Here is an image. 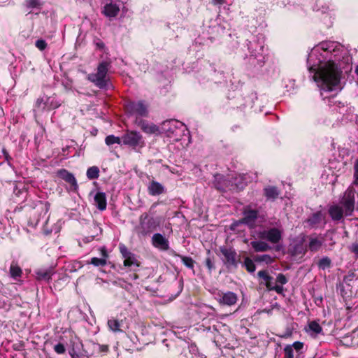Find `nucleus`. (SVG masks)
<instances>
[{"label":"nucleus","instance_id":"1","mask_svg":"<svg viewBox=\"0 0 358 358\" xmlns=\"http://www.w3.org/2000/svg\"><path fill=\"white\" fill-rule=\"evenodd\" d=\"M309 70L315 72L314 80L324 90L331 91L339 84L341 71L333 61H328L318 70L313 66L310 67Z\"/></svg>","mask_w":358,"mask_h":358},{"label":"nucleus","instance_id":"2","mask_svg":"<svg viewBox=\"0 0 358 358\" xmlns=\"http://www.w3.org/2000/svg\"><path fill=\"white\" fill-rule=\"evenodd\" d=\"M355 209V192L347 189L340 201V205H332L329 208V214L334 221H340L343 215H351Z\"/></svg>","mask_w":358,"mask_h":358},{"label":"nucleus","instance_id":"3","mask_svg":"<svg viewBox=\"0 0 358 358\" xmlns=\"http://www.w3.org/2000/svg\"><path fill=\"white\" fill-rule=\"evenodd\" d=\"M111 66L110 61H103L97 66L96 72L90 73L87 79L99 88H104L107 85L108 78V71Z\"/></svg>","mask_w":358,"mask_h":358},{"label":"nucleus","instance_id":"4","mask_svg":"<svg viewBox=\"0 0 358 358\" xmlns=\"http://www.w3.org/2000/svg\"><path fill=\"white\" fill-rule=\"evenodd\" d=\"M222 260L228 269H236L241 263V255H238L234 248H220Z\"/></svg>","mask_w":358,"mask_h":358},{"label":"nucleus","instance_id":"5","mask_svg":"<svg viewBox=\"0 0 358 358\" xmlns=\"http://www.w3.org/2000/svg\"><path fill=\"white\" fill-rule=\"evenodd\" d=\"M122 141L124 145L134 149L140 150L145 145L143 136L136 131H127L122 136Z\"/></svg>","mask_w":358,"mask_h":358},{"label":"nucleus","instance_id":"6","mask_svg":"<svg viewBox=\"0 0 358 358\" xmlns=\"http://www.w3.org/2000/svg\"><path fill=\"white\" fill-rule=\"evenodd\" d=\"M157 226L158 223L155 218L149 217L147 213H143L140 216L137 232L146 235L155 230Z\"/></svg>","mask_w":358,"mask_h":358},{"label":"nucleus","instance_id":"7","mask_svg":"<svg viewBox=\"0 0 358 358\" xmlns=\"http://www.w3.org/2000/svg\"><path fill=\"white\" fill-rule=\"evenodd\" d=\"M124 259L123 264L130 271H136L141 265L138 257L131 252L128 248H120Z\"/></svg>","mask_w":358,"mask_h":358},{"label":"nucleus","instance_id":"8","mask_svg":"<svg viewBox=\"0 0 358 358\" xmlns=\"http://www.w3.org/2000/svg\"><path fill=\"white\" fill-rule=\"evenodd\" d=\"M127 111L132 115L138 117H147L148 115V106L143 101L138 102L131 101L126 105Z\"/></svg>","mask_w":358,"mask_h":358},{"label":"nucleus","instance_id":"9","mask_svg":"<svg viewBox=\"0 0 358 358\" xmlns=\"http://www.w3.org/2000/svg\"><path fill=\"white\" fill-rule=\"evenodd\" d=\"M217 300L220 305L231 306L236 303L238 296L233 292H219L217 294Z\"/></svg>","mask_w":358,"mask_h":358},{"label":"nucleus","instance_id":"10","mask_svg":"<svg viewBox=\"0 0 358 358\" xmlns=\"http://www.w3.org/2000/svg\"><path fill=\"white\" fill-rule=\"evenodd\" d=\"M57 176L70 185L71 190L73 192H76L78 190V185L73 173L69 172L64 169H62L57 171Z\"/></svg>","mask_w":358,"mask_h":358},{"label":"nucleus","instance_id":"11","mask_svg":"<svg viewBox=\"0 0 358 358\" xmlns=\"http://www.w3.org/2000/svg\"><path fill=\"white\" fill-rule=\"evenodd\" d=\"M135 124L145 134H155L159 132V127L141 118H136Z\"/></svg>","mask_w":358,"mask_h":358},{"label":"nucleus","instance_id":"12","mask_svg":"<svg viewBox=\"0 0 358 358\" xmlns=\"http://www.w3.org/2000/svg\"><path fill=\"white\" fill-rule=\"evenodd\" d=\"M243 213V217L240 220V222L252 227L257 218V210L251 209L250 206H246Z\"/></svg>","mask_w":358,"mask_h":358},{"label":"nucleus","instance_id":"13","mask_svg":"<svg viewBox=\"0 0 358 358\" xmlns=\"http://www.w3.org/2000/svg\"><path fill=\"white\" fill-rule=\"evenodd\" d=\"M50 209V203L48 202H43L39 201L36 205L35 210L33 213V215H35L38 214V217L35 220V224H38V222L41 220V218H45L48 215V213Z\"/></svg>","mask_w":358,"mask_h":358},{"label":"nucleus","instance_id":"14","mask_svg":"<svg viewBox=\"0 0 358 358\" xmlns=\"http://www.w3.org/2000/svg\"><path fill=\"white\" fill-rule=\"evenodd\" d=\"M262 234V237L264 239L269 241L273 243H278L281 238L280 231L275 228L271 229L268 231H264Z\"/></svg>","mask_w":358,"mask_h":358},{"label":"nucleus","instance_id":"15","mask_svg":"<svg viewBox=\"0 0 358 358\" xmlns=\"http://www.w3.org/2000/svg\"><path fill=\"white\" fill-rule=\"evenodd\" d=\"M341 342L344 345L357 348L358 347V330H355L350 334L343 337Z\"/></svg>","mask_w":358,"mask_h":358},{"label":"nucleus","instance_id":"16","mask_svg":"<svg viewBox=\"0 0 358 358\" xmlns=\"http://www.w3.org/2000/svg\"><path fill=\"white\" fill-rule=\"evenodd\" d=\"M148 192L150 195H159L164 192V187L159 182L152 180L148 187Z\"/></svg>","mask_w":358,"mask_h":358},{"label":"nucleus","instance_id":"17","mask_svg":"<svg viewBox=\"0 0 358 358\" xmlns=\"http://www.w3.org/2000/svg\"><path fill=\"white\" fill-rule=\"evenodd\" d=\"M54 273L53 267H49L45 269H38L36 271V278L39 280L49 281Z\"/></svg>","mask_w":358,"mask_h":358},{"label":"nucleus","instance_id":"18","mask_svg":"<svg viewBox=\"0 0 358 358\" xmlns=\"http://www.w3.org/2000/svg\"><path fill=\"white\" fill-rule=\"evenodd\" d=\"M94 200L99 210H103L106 208V196L104 192H97L94 197Z\"/></svg>","mask_w":358,"mask_h":358},{"label":"nucleus","instance_id":"19","mask_svg":"<svg viewBox=\"0 0 358 358\" xmlns=\"http://www.w3.org/2000/svg\"><path fill=\"white\" fill-rule=\"evenodd\" d=\"M120 12V8L116 4L107 3L102 11L106 17H114L117 15Z\"/></svg>","mask_w":358,"mask_h":358},{"label":"nucleus","instance_id":"20","mask_svg":"<svg viewBox=\"0 0 358 358\" xmlns=\"http://www.w3.org/2000/svg\"><path fill=\"white\" fill-rule=\"evenodd\" d=\"M101 252L102 257L101 258L92 257L90 260V264H93L95 266H103L106 264V259L108 257V252L106 251L105 248H102Z\"/></svg>","mask_w":358,"mask_h":358},{"label":"nucleus","instance_id":"21","mask_svg":"<svg viewBox=\"0 0 358 358\" xmlns=\"http://www.w3.org/2000/svg\"><path fill=\"white\" fill-rule=\"evenodd\" d=\"M264 195L268 200L274 201L280 195V191L276 187L268 186L264 189Z\"/></svg>","mask_w":358,"mask_h":358},{"label":"nucleus","instance_id":"22","mask_svg":"<svg viewBox=\"0 0 358 358\" xmlns=\"http://www.w3.org/2000/svg\"><path fill=\"white\" fill-rule=\"evenodd\" d=\"M257 276L262 280L261 284H264L268 289V286L271 285L273 282V277H271L267 271L262 270L257 273Z\"/></svg>","mask_w":358,"mask_h":358},{"label":"nucleus","instance_id":"23","mask_svg":"<svg viewBox=\"0 0 358 358\" xmlns=\"http://www.w3.org/2000/svg\"><path fill=\"white\" fill-rule=\"evenodd\" d=\"M122 322L119 321L117 319L111 318L108 320V327L110 331L113 332H122L123 331L121 329Z\"/></svg>","mask_w":358,"mask_h":358},{"label":"nucleus","instance_id":"24","mask_svg":"<svg viewBox=\"0 0 358 358\" xmlns=\"http://www.w3.org/2000/svg\"><path fill=\"white\" fill-rule=\"evenodd\" d=\"M93 352L92 355H99L101 353H107L109 350L108 345H101L94 342L92 343Z\"/></svg>","mask_w":358,"mask_h":358},{"label":"nucleus","instance_id":"25","mask_svg":"<svg viewBox=\"0 0 358 358\" xmlns=\"http://www.w3.org/2000/svg\"><path fill=\"white\" fill-rule=\"evenodd\" d=\"M152 242L155 245L168 246L169 245L167 239L160 234H155L152 238Z\"/></svg>","mask_w":358,"mask_h":358},{"label":"nucleus","instance_id":"26","mask_svg":"<svg viewBox=\"0 0 358 358\" xmlns=\"http://www.w3.org/2000/svg\"><path fill=\"white\" fill-rule=\"evenodd\" d=\"M86 175L90 180L96 179L99 177V169L96 166H91L87 170Z\"/></svg>","mask_w":358,"mask_h":358},{"label":"nucleus","instance_id":"27","mask_svg":"<svg viewBox=\"0 0 358 358\" xmlns=\"http://www.w3.org/2000/svg\"><path fill=\"white\" fill-rule=\"evenodd\" d=\"M254 259L258 262H265L266 264H270L273 262L274 257L269 255H256L254 257Z\"/></svg>","mask_w":358,"mask_h":358},{"label":"nucleus","instance_id":"28","mask_svg":"<svg viewBox=\"0 0 358 358\" xmlns=\"http://www.w3.org/2000/svg\"><path fill=\"white\" fill-rule=\"evenodd\" d=\"M243 266H244L249 273H253L256 269L254 262L248 257H245Z\"/></svg>","mask_w":358,"mask_h":358},{"label":"nucleus","instance_id":"29","mask_svg":"<svg viewBox=\"0 0 358 358\" xmlns=\"http://www.w3.org/2000/svg\"><path fill=\"white\" fill-rule=\"evenodd\" d=\"M323 216L321 212L314 213L308 220L311 225H315L322 222Z\"/></svg>","mask_w":358,"mask_h":358},{"label":"nucleus","instance_id":"30","mask_svg":"<svg viewBox=\"0 0 358 358\" xmlns=\"http://www.w3.org/2000/svg\"><path fill=\"white\" fill-rule=\"evenodd\" d=\"M22 273V269L16 264H12L10 267V274L12 278H16L20 277Z\"/></svg>","mask_w":358,"mask_h":358},{"label":"nucleus","instance_id":"31","mask_svg":"<svg viewBox=\"0 0 358 358\" xmlns=\"http://www.w3.org/2000/svg\"><path fill=\"white\" fill-rule=\"evenodd\" d=\"M24 6L27 8H39L42 6L40 0H25Z\"/></svg>","mask_w":358,"mask_h":358},{"label":"nucleus","instance_id":"32","mask_svg":"<svg viewBox=\"0 0 358 358\" xmlns=\"http://www.w3.org/2000/svg\"><path fill=\"white\" fill-rule=\"evenodd\" d=\"M105 142L108 145H111L115 143L120 144L122 143V138L116 137L113 135H109L106 136L105 138Z\"/></svg>","mask_w":358,"mask_h":358},{"label":"nucleus","instance_id":"33","mask_svg":"<svg viewBox=\"0 0 358 358\" xmlns=\"http://www.w3.org/2000/svg\"><path fill=\"white\" fill-rule=\"evenodd\" d=\"M47 106V103L44 101L43 98H38L36 103L34 110L43 111Z\"/></svg>","mask_w":358,"mask_h":358},{"label":"nucleus","instance_id":"34","mask_svg":"<svg viewBox=\"0 0 358 358\" xmlns=\"http://www.w3.org/2000/svg\"><path fill=\"white\" fill-rule=\"evenodd\" d=\"M310 330L315 333V334H318L321 333L322 329L321 326L315 321L310 322L308 324Z\"/></svg>","mask_w":358,"mask_h":358},{"label":"nucleus","instance_id":"35","mask_svg":"<svg viewBox=\"0 0 358 358\" xmlns=\"http://www.w3.org/2000/svg\"><path fill=\"white\" fill-rule=\"evenodd\" d=\"M319 47L324 51L331 52L335 50V45L333 42H322Z\"/></svg>","mask_w":358,"mask_h":358},{"label":"nucleus","instance_id":"36","mask_svg":"<svg viewBox=\"0 0 358 358\" xmlns=\"http://www.w3.org/2000/svg\"><path fill=\"white\" fill-rule=\"evenodd\" d=\"M331 265V260L328 257H323L318 262V266L320 268L324 270L329 267Z\"/></svg>","mask_w":358,"mask_h":358},{"label":"nucleus","instance_id":"37","mask_svg":"<svg viewBox=\"0 0 358 358\" xmlns=\"http://www.w3.org/2000/svg\"><path fill=\"white\" fill-rule=\"evenodd\" d=\"M322 245V238L317 236L310 237L309 246H320Z\"/></svg>","mask_w":358,"mask_h":358},{"label":"nucleus","instance_id":"38","mask_svg":"<svg viewBox=\"0 0 358 358\" xmlns=\"http://www.w3.org/2000/svg\"><path fill=\"white\" fill-rule=\"evenodd\" d=\"M180 258H181V260L182 262V263L187 267V268H194V260L191 258V257H185V256H180Z\"/></svg>","mask_w":358,"mask_h":358},{"label":"nucleus","instance_id":"39","mask_svg":"<svg viewBox=\"0 0 358 358\" xmlns=\"http://www.w3.org/2000/svg\"><path fill=\"white\" fill-rule=\"evenodd\" d=\"M284 358H294V350L289 345L284 348Z\"/></svg>","mask_w":358,"mask_h":358},{"label":"nucleus","instance_id":"40","mask_svg":"<svg viewBox=\"0 0 358 358\" xmlns=\"http://www.w3.org/2000/svg\"><path fill=\"white\" fill-rule=\"evenodd\" d=\"M35 45L38 50L43 51L47 48L48 45L45 40L38 39L36 41Z\"/></svg>","mask_w":358,"mask_h":358},{"label":"nucleus","instance_id":"41","mask_svg":"<svg viewBox=\"0 0 358 358\" xmlns=\"http://www.w3.org/2000/svg\"><path fill=\"white\" fill-rule=\"evenodd\" d=\"M268 289L275 290L278 294L282 293V292L283 291V288L281 285L274 284L273 282L268 286Z\"/></svg>","mask_w":358,"mask_h":358},{"label":"nucleus","instance_id":"42","mask_svg":"<svg viewBox=\"0 0 358 358\" xmlns=\"http://www.w3.org/2000/svg\"><path fill=\"white\" fill-rule=\"evenodd\" d=\"M54 350L57 354H64L66 352V348L64 344L59 343L54 346Z\"/></svg>","mask_w":358,"mask_h":358},{"label":"nucleus","instance_id":"43","mask_svg":"<svg viewBox=\"0 0 358 358\" xmlns=\"http://www.w3.org/2000/svg\"><path fill=\"white\" fill-rule=\"evenodd\" d=\"M276 282L282 285L287 282V280L285 275H283L282 273H279L276 278Z\"/></svg>","mask_w":358,"mask_h":358},{"label":"nucleus","instance_id":"44","mask_svg":"<svg viewBox=\"0 0 358 358\" xmlns=\"http://www.w3.org/2000/svg\"><path fill=\"white\" fill-rule=\"evenodd\" d=\"M291 346L292 349H294L296 352H299L303 348V343L300 341H296Z\"/></svg>","mask_w":358,"mask_h":358},{"label":"nucleus","instance_id":"45","mask_svg":"<svg viewBox=\"0 0 358 358\" xmlns=\"http://www.w3.org/2000/svg\"><path fill=\"white\" fill-rule=\"evenodd\" d=\"M355 183L358 185V159L356 160L355 164Z\"/></svg>","mask_w":358,"mask_h":358},{"label":"nucleus","instance_id":"46","mask_svg":"<svg viewBox=\"0 0 358 358\" xmlns=\"http://www.w3.org/2000/svg\"><path fill=\"white\" fill-rule=\"evenodd\" d=\"M69 355L71 358H80V354L76 352L75 347L69 351Z\"/></svg>","mask_w":358,"mask_h":358},{"label":"nucleus","instance_id":"47","mask_svg":"<svg viewBox=\"0 0 358 358\" xmlns=\"http://www.w3.org/2000/svg\"><path fill=\"white\" fill-rule=\"evenodd\" d=\"M206 265L210 271L214 268L213 262L210 257H208L206 259Z\"/></svg>","mask_w":358,"mask_h":358},{"label":"nucleus","instance_id":"48","mask_svg":"<svg viewBox=\"0 0 358 358\" xmlns=\"http://www.w3.org/2000/svg\"><path fill=\"white\" fill-rule=\"evenodd\" d=\"M213 3L214 4L222 5V4L224 3V0H213Z\"/></svg>","mask_w":358,"mask_h":358},{"label":"nucleus","instance_id":"49","mask_svg":"<svg viewBox=\"0 0 358 358\" xmlns=\"http://www.w3.org/2000/svg\"><path fill=\"white\" fill-rule=\"evenodd\" d=\"M96 45L100 49H103L104 48V43L101 41L97 42Z\"/></svg>","mask_w":358,"mask_h":358},{"label":"nucleus","instance_id":"50","mask_svg":"<svg viewBox=\"0 0 358 358\" xmlns=\"http://www.w3.org/2000/svg\"><path fill=\"white\" fill-rule=\"evenodd\" d=\"M255 248L256 249L257 252H264V251H266L268 248L259 247V248Z\"/></svg>","mask_w":358,"mask_h":358},{"label":"nucleus","instance_id":"51","mask_svg":"<svg viewBox=\"0 0 358 358\" xmlns=\"http://www.w3.org/2000/svg\"><path fill=\"white\" fill-rule=\"evenodd\" d=\"M352 252L358 257V248H351Z\"/></svg>","mask_w":358,"mask_h":358},{"label":"nucleus","instance_id":"52","mask_svg":"<svg viewBox=\"0 0 358 358\" xmlns=\"http://www.w3.org/2000/svg\"><path fill=\"white\" fill-rule=\"evenodd\" d=\"M58 106H59V104L55 103V104H54V105H51V106L49 107V108H48V109L56 108H57Z\"/></svg>","mask_w":358,"mask_h":358},{"label":"nucleus","instance_id":"53","mask_svg":"<svg viewBox=\"0 0 358 358\" xmlns=\"http://www.w3.org/2000/svg\"><path fill=\"white\" fill-rule=\"evenodd\" d=\"M252 246L256 247V246H261V245L259 243H256V242H252Z\"/></svg>","mask_w":358,"mask_h":358},{"label":"nucleus","instance_id":"54","mask_svg":"<svg viewBox=\"0 0 358 358\" xmlns=\"http://www.w3.org/2000/svg\"><path fill=\"white\" fill-rule=\"evenodd\" d=\"M215 185V187H216L217 189H219V190H222V189H223L222 187H220V186H219V185Z\"/></svg>","mask_w":358,"mask_h":358},{"label":"nucleus","instance_id":"55","mask_svg":"<svg viewBox=\"0 0 358 358\" xmlns=\"http://www.w3.org/2000/svg\"><path fill=\"white\" fill-rule=\"evenodd\" d=\"M355 73L358 76V65L355 68Z\"/></svg>","mask_w":358,"mask_h":358},{"label":"nucleus","instance_id":"56","mask_svg":"<svg viewBox=\"0 0 358 358\" xmlns=\"http://www.w3.org/2000/svg\"><path fill=\"white\" fill-rule=\"evenodd\" d=\"M134 278H138V276H137L136 275H134Z\"/></svg>","mask_w":358,"mask_h":358},{"label":"nucleus","instance_id":"57","mask_svg":"<svg viewBox=\"0 0 358 358\" xmlns=\"http://www.w3.org/2000/svg\"><path fill=\"white\" fill-rule=\"evenodd\" d=\"M163 249H168L169 248H166V247H164V248H162Z\"/></svg>","mask_w":358,"mask_h":358},{"label":"nucleus","instance_id":"58","mask_svg":"<svg viewBox=\"0 0 358 358\" xmlns=\"http://www.w3.org/2000/svg\"><path fill=\"white\" fill-rule=\"evenodd\" d=\"M357 210H358V206H357Z\"/></svg>","mask_w":358,"mask_h":358}]
</instances>
